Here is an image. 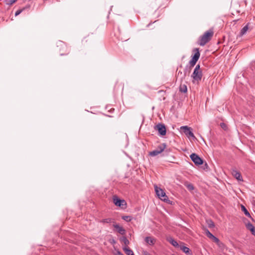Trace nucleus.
I'll return each mask as SVG.
<instances>
[{
    "mask_svg": "<svg viewBox=\"0 0 255 255\" xmlns=\"http://www.w3.org/2000/svg\"><path fill=\"white\" fill-rule=\"evenodd\" d=\"M214 35L213 29H209L200 36L198 40V44L200 46H204L210 41Z\"/></svg>",
    "mask_w": 255,
    "mask_h": 255,
    "instance_id": "1",
    "label": "nucleus"
},
{
    "mask_svg": "<svg viewBox=\"0 0 255 255\" xmlns=\"http://www.w3.org/2000/svg\"><path fill=\"white\" fill-rule=\"evenodd\" d=\"M57 47L61 56L67 55L70 52V47L68 46L63 41H60L58 42L57 43Z\"/></svg>",
    "mask_w": 255,
    "mask_h": 255,
    "instance_id": "2",
    "label": "nucleus"
},
{
    "mask_svg": "<svg viewBox=\"0 0 255 255\" xmlns=\"http://www.w3.org/2000/svg\"><path fill=\"white\" fill-rule=\"evenodd\" d=\"M193 51L194 52V54L193 56L192 59L189 61V64H190V67L189 70L190 69L194 67L195 65L196 64V62L199 59L200 54L199 52V49L198 48H194L193 50Z\"/></svg>",
    "mask_w": 255,
    "mask_h": 255,
    "instance_id": "3",
    "label": "nucleus"
},
{
    "mask_svg": "<svg viewBox=\"0 0 255 255\" xmlns=\"http://www.w3.org/2000/svg\"><path fill=\"white\" fill-rule=\"evenodd\" d=\"M154 188L156 194L159 197V198H160L161 200L165 202H168V201H169L168 197L166 195L163 190H162L160 188L158 187L157 186H155Z\"/></svg>",
    "mask_w": 255,
    "mask_h": 255,
    "instance_id": "4",
    "label": "nucleus"
},
{
    "mask_svg": "<svg viewBox=\"0 0 255 255\" xmlns=\"http://www.w3.org/2000/svg\"><path fill=\"white\" fill-rule=\"evenodd\" d=\"M191 77L194 80L197 81H200L201 80L202 77V71L200 70V66L199 64L196 66Z\"/></svg>",
    "mask_w": 255,
    "mask_h": 255,
    "instance_id": "5",
    "label": "nucleus"
},
{
    "mask_svg": "<svg viewBox=\"0 0 255 255\" xmlns=\"http://www.w3.org/2000/svg\"><path fill=\"white\" fill-rule=\"evenodd\" d=\"M166 147V144L165 143H163L160 144L158 146L157 148L149 153V155L152 156H155L161 153L162 152L164 151Z\"/></svg>",
    "mask_w": 255,
    "mask_h": 255,
    "instance_id": "6",
    "label": "nucleus"
},
{
    "mask_svg": "<svg viewBox=\"0 0 255 255\" xmlns=\"http://www.w3.org/2000/svg\"><path fill=\"white\" fill-rule=\"evenodd\" d=\"M154 129L158 131V134L160 136H164L166 134V129L165 126L163 124H158L156 126H154Z\"/></svg>",
    "mask_w": 255,
    "mask_h": 255,
    "instance_id": "7",
    "label": "nucleus"
},
{
    "mask_svg": "<svg viewBox=\"0 0 255 255\" xmlns=\"http://www.w3.org/2000/svg\"><path fill=\"white\" fill-rule=\"evenodd\" d=\"M190 158L193 162L197 165H201L203 160L196 153H192L190 155Z\"/></svg>",
    "mask_w": 255,
    "mask_h": 255,
    "instance_id": "8",
    "label": "nucleus"
},
{
    "mask_svg": "<svg viewBox=\"0 0 255 255\" xmlns=\"http://www.w3.org/2000/svg\"><path fill=\"white\" fill-rule=\"evenodd\" d=\"M181 128L183 130V132L188 137H191L193 138H195V136H194L191 128H189L188 127L185 126L181 127Z\"/></svg>",
    "mask_w": 255,
    "mask_h": 255,
    "instance_id": "9",
    "label": "nucleus"
},
{
    "mask_svg": "<svg viewBox=\"0 0 255 255\" xmlns=\"http://www.w3.org/2000/svg\"><path fill=\"white\" fill-rule=\"evenodd\" d=\"M113 202L117 206L122 207L123 205H126V203L124 200H121L117 196L113 197Z\"/></svg>",
    "mask_w": 255,
    "mask_h": 255,
    "instance_id": "10",
    "label": "nucleus"
},
{
    "mask_svg": "<svg viewBox=\"0 0 255 255\" xmlns=\"http://www.w3.org/2000/svg\"><path fill=\"white\" fill-rule=\"evenodd\" d=\"M113 227L117 230L118 232L122 235H124L126 234V230L125 229L118 224H114Z\"/></svg>",
    "mask_w": 255,
    "mask_h": 255,
    "instance_id": "11",
    "label": "nucleus"
},
{
    "mask_svg": "<svg viewBox=\"0 0 255 255\" xmlns=\"http://www.w3.org/2000/svg\"><path fill=\"white\" fill-rule=\"evenodd\" d=\"M171 0H161V1L159 2L158 7L165 8L168 5Z\"/></svg>",
    "mask_w": 255,
    "mask_h": 255,
    "instance_id": "12",
    "label": "nucleus"
},
{
    "mask_svg": "<svg viewBox=\"0 0 255 255\" xmlns=\"http://www.w3.org/2000/svg\"><path fill=\"white\" fill-rule=\"evenodd\" d=\"M145 241L149 245H153L156 242V239L151 237H146L145 238Z\"/></svg>",
    "mask_w": 255,
    "mask_h": 255,
    "instance_id": "13",
    "label": "nucleus"
},
{
    "mask_svg": "<svg viewBox=\"0 0 255 255\" xmlns=\"http://www.w3.org/2000/svg\"><path fill=\"white\" fill-rule=\"evenodd\" d=\"M232 175L238 180H243L241 173L236 170L233 169L232 170Z\"/></svg>",
    "mask_w": 255,
    "mask_h": 255,
    "instance_id": "14",
    "label": "nucleus"
},
{
    "mask_svg": "<svg viewBox=\"0 0 255 255\" xmlns=\"http://www.w3.org/2000/svg\"><path fill=\"white\" fill-rule=\"evenodd\" d=\"M167 241L175 247H179V245L173 238L169 237L167 239Z\"/></svg>",
    "mask_w": 255,
    "mask_h": 255,
    "instance_id": "15",
    "label": "nucleus"
},
{
    "mask_svg": "<svg viewBox=\"0 0 255 255\" xmlns=\"http://www.w3.org/2000/svg\"><path fill=\"white\" fill-rule=\"evenodd\" d=\"M247 228L250 230L253 235L255 236V227L250 223H248L246 225Z\"/></svg>",
    "mask_w": 255,
    "mask_h": 255,
    "instance_id": "16",
    "label": "nucleus"
},
{
    "mask_svg": "<svg viewBox=\"0 0 255 255\" xmlns=\"http://www.w3.org/2000/svg\"><path fill=\"white\" fill-rule=\"evenodd\" d=\"M179 248L180 250H182V252L185 253L186 255L191 254V251L189 248L183 246H179Z\"/></svg>",
    "mask_w": 255,
    "mask_h": 255,
    "instance_id": "17",
    "label": "nucleus"
},
{
    "mask_svg": "<svg viewBox=\"0 0 255 255\" xmlns=\"http://www.w3.org/2000/svg\"><path fill=\"white\" fill-rule=\"evenodd\" d=\"M123 249L127 255H134L133 252L128 247H123Z\"/></svg>",
    "mask_w": 255,
    "mask_h": 255,
    "instance_id": "18",
    "label": "nucleus"
},
{
    "mask_svg": "<svg viewBox=\"0 0 255 255\" xmlns=\"http://www.w3.org/2000/svg\"><path fill=\"white\" fill-rule=\"evenodd\" d=\"M120 241L121 243H123L125 245L124 247H127L129 244V241L126 237H122L120 239Z\"/></svg>",
    "mask_w": 255,
    "mask_h": 255,
    "instance_id": "19",
    "label": "nucleus"
},
{
    "mask_svg": "<svg viewBox=\"0 0 255 255\" xmlns=\"http://www.w3.org/2000/svg\"><path fill=\"white\" fill-rule=\"evenodd\" d=\"M241 210L247 216H248V217L251 218L250 213L247 210V209L246 208V207L243 205H241Z\"/></svg>",
    "mask_w": 255,
    "mask_h": 255,
    "instance_id": "20",
    "label": "nucleus"
},
{
    "mask_svg": "<svg viewBox=\"0 0 255 255\" xmlns=\"http://www.w3.org/2000/svg\"><path fill=\"white\" fill-rule=\"evenodd\" d=\"M179 91L182 93H186L187 91V88L185 84L180 85L179 87Z\"/></svg>",
    "mask_w": 255,
    "mask_h": 255,
    "instance_id": "21",
    "label": "nucleus"
},
{
    "mask_svg": "<svg viewBox=\"0 0 255 255\" xmlns=\"http://www.w3.org/2000/svg\"><path fill=\"white\" fill-rule=\"evenodd\" d=\"M184 185L187 187V188L189 190L191 191L194 189V186H193V184L189 183L188 182H185L184 183Z\"/></svg>",
    "mask_w": 255,
    "mask_h": 255,
    "instance_id": "22",
    "label": "nucleus"
},
{
    "mask_svg": "<svg viewBox=\"0 0 255 255\" xmlns=\"http://www.w3.org/2000/svg\"><path fill=\"white\" fill-rule=\"evenodd\" d=\"M248 25H247L246 26H245L240 31V35L241 36L243 35L244 34H245L246 32L247 31V30H248Z\"/></svg>",
    "mask_w": 255,
    "mask_h": 255,
    "instance_id": "23",
    "label": "nucleus"
},
{
    "mask_svg": "<svg viewBox=\"0 0 255 255\" xmlns=\"http://www.w3.org/2000/svg\"><path fill=\"white\" fill-rule=\"evenodd\" d=\"M122 218L126 222H130L132 220V217L130 216H123Z\"/></svg>",
    "mask_w": 255,
    "mask_h": 255,
    "instance_id": "24",
    "label": "nucleus"
},
{
    "mask_svg": "<svg viewBox=\"0 0 255 255\" xmlns=\"http://www.w3.org/2000/svg\"><path fill=\"white\" fill-rule=\"evenodd\" d=\"M207 223L209 228H212L215 227L214 223L211 220H207Z\"/></svg>",
    "mask_w": 255,
    "mask_h": 255,
    "instance_id": "25",
    "label": "nucleus"
},
{
    "mask_svg": "<svg viewBox=\"0 0 255 255\" xmlns=\"http://www.w3.org/2000/svg\"><path fill=\"white\" fill-rule=\"evenodd\" d=\"M205 234L210 239H212L214 237V236L208 230H206L205 231Z\"/></svg>",
    "mask_w": 255,
    "mask_h": 255,
    "instance_id": "26",
    "label": "nucleus"
},
{
    "mask_svg": "<svg viewBox=\"0 0 255 255\" xmlns=\"http://www.w3.org/2000/svg\"><path fill=\"white\" fill-rule=\"evenodd\" d=\"M112 219L111 218H107L102 220L100 222L103 223H109L112 222Z\"/></svg>",
    "mask_w": 255,
    "mask_h": 255,
    "instance_id": "27",
    "label": "nucleus"
},
{
    "mask_svg": "<svg viewBox=\"0 0 255 255\" xmlns=\"http://www.w3.org/2000/svg\"><path fill=\"white\" fill-rule=\"evenodd\" d=\"M17 0H6V3L8 5H12Z\"/></svg>",
    "mask_w": 255,
    "mask_h": 255,
    "instance_id": "28",
    "label": "nucleus"
},
{
    "mask_svg": "<svg viewBox=\"0 0 255 255\" xmlns=\"http://www.w3.org/2000/svg\"><path fill=\"white\" fill-rule=\"evenodd\" d=\"M211 240H212L215 243H216V244L220 243L219 239L218 238H217V237H216L215 236H214Z\"/></svg>",
    "mask_w": 255,
    "mask_h": 255,
    "instance_id": "29",
    "label": "nucleus"
},
{
    "mask_svg": "<svg viewBox=\"0 0 255 255\" xmlns=\"http://www.w3.org/2000/svg\"><path fill=\"white\" fill-rule=\"evenodd\" d=\"M90 37V35H88L87 37H85L82 40V42H87L89 40V37Z\"/></svg>",
    "mask_w": 255,
    "mask_h": 255,
    "instance_id": "30",
    "label": "nucleus"
},
{
    "mask_svg": "<svg viewBox=\"0 0 255 255\" xmlns=\"http://www.w3.org/2000/svg\"><path fill=\"white\" fill-rule=\"evenodd\" d=\"M23 9H19V10H17L15 12V15L17 16V15H19L23 11Z\"/></svg>",
    "mask_w": 255,
    "mask_h": 255,
    "instance_id": "31",
    "label": "nucleus"
},
{
    "mask_svg": "<svg viewBox=\"0 0 255 255\" xmlns=\"http://www.w3.org/2000/svg\"><path fill=\"white\" fill-rule=\"evenodd\" d=\"M220 126H221V127L223 129H225L226 128H227V126H226V124H225V123H221Z\"/></svg>",
    "mask_w": 255,
    "mask_h": 255,
    "instance_id": "32",
    "label": "nucleus"
},
{
    "mask_svg": "<svg viewBox=\"0 0 255 255\" xmlns=\"http://www.w3.org/2000/svg\"><path fill=\"white\" fill-rule=\"evenodd\" d=\"M217 244L220 248L224 246V244L222 242H221L220 241L219 243H217Z\"/></svg>",
    "mask_w": 255,
    "mask_h": 255,
    "instance_id": "33",
    "label": "nucleus"
},
{
    "mask_svg": "<svg viewBox=\"0 0 255 255\" xmlns=\"http://www.w3.org/2000/svg\"><path fill=\"white\" fill-rule=\"evenodd\" d=\"M187 69H188V67H186L185 68V71H184V77H185V75H186L187 73Z\"/></svg>",
    "mask_w": 255,
    "mask_h": 255,
    "instance_id": "34",
    "label": "nucleus"
},
{
    "mask_svg": "<svg viewBox=\"0 0 255 255\" xmlns=\"http://www.w3.org/2000/svg\"><path fill=\"white\" fill-rule=\"evenodd\" d=\"M117 255H124L122 252L120 251L117 252Z\"/></svg>",
    "mask_w": 255,
    "mask_h": 255,
    "instance_id": "35",
    "label": "nucleus"
},
{
    "mask_svg": "<svg viewBox=\"0 0 255 255\" xmlns=\"http://www.w3.org/2000/svg\"><path fill=\"white\" fill-rule=\"evenodd\" d=\"M179 74H182V72L179 71L178 73V75L179 76Z\"/></svg>",
    "mask_w": 255,
    "mask_h": 255,
    "instance_id": "36",
    "label": "nucleus"
},
{
    "mask_svg": "<svg viewBox=\"0 0 255 255\" xmlns=\"http://www.w3.org/2000/svg\"><path fill=\"white\" fill-rule=\"evenodd\" d=\"M144 255H150L149 254H148V253H146V254H145Z\"/></svg>",
    "mask_w": 255,
    "mask_h": 255,
    "instance_id": "37",
    "label": "nucleus"
}]
</instances>
